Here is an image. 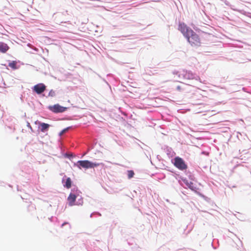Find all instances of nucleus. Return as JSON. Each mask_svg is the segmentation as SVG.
I'll return each mask as SVG.
<instances>
[{
	"instance_id": "1",
	"label": "nucleus",
	"mask_w": 251,
	"mask_h": 251,
	"mask_svg": "<svg viewBox=\"0 0 251 251\" xmlns=\"http://www.w3.org/2000/svg\"><path fill=\"white\" fill-rule=\"evenodd\" d=\"M178 30L186 38L188 42L190 45L195 47L200 46L201 42L199 35L195 33L192 29L183 23H179Z\"/></svg>"
},
{
	"instance_id": "2",
	"label": "nucleus",
	"mask_w": 251,
	"mask_h": 251,
	"mask_svg": "<svg viewBox=\"0 0 251 251\" xmlns=\"http://www.w3.org/2000/svg\"><path fill=\"white\" fill-rule=\"evenodd\" d=\"M75 165L81 169L82 168L84 169L93 168L99 166L100 164L93 163L88 160H79L76 164H75Z\"/></svg>"
},
{
	"instance_id": "3",
	"label": "nucleus",
	"mask_w": 251,
	"mask_h": 251,
	"mask_svg": "<svg viewBox=\"0 0 251 251\" xmlns=\"http://www.w3.org/2000/svg\"><path fill=\"white\" fill-rule=\"evenodd\" d=\"M174 164L177 168L180 170H185L187 167L184 160L179 157L175 158Z\"/></svg>"
},
{
	"instance_id": "4",
	"label": "nucleus",
	"mask_w": 251,
	"mask_h": 251,
	"mask_svg": "<svg viewBox=\"0 0 251 251\" xmlns=\"http://www.w3.org/2000/svg\"><path fill=\"white\" fill-rule=\"evenodd\" d=\"M50 110L54 113L63 112L67 109L65 107L62 106L58 104H54L49 107Z\"/></svg>"
},
{
	"instance_id": "5",
	"label": "nucleus",
	"mask_w": 251,
	"mask_h": 251,
	"mask_svg": "<svg viewBox=\"0 0 251 251\" xmlns=\"http://www.w3.org/2000/svg\"><path fill=\"white\" fill-rule=\"evenodd\" d=\"M46 86L43 83H39L33 87V90L37 94H40L46 90Z\"/></svg>"
},
{
	"instance_id": "6",
	"label": "nucleus",
	"mask_w": 251,
	"mask_h": 251,
	"mask_svg": "<svg viewBox=\"0 0 251 251\" xmlns=\"http://www.w3.org/2000/svg\"><path fill=\"white\" fill-rule=\"evenodd\" d=\"M76 198V196L74 194L71 193L69 195V197H68V201L70 206H73L74 205Z\"/></svg>"
},
{
	"instance_id": "7",
	"label": "nucleus",
	"mask_w": 251,
	"mask_h": 251,
	"mask_svg": "<svg viewBox=\"0 0 251 251\" xmlns=\"http://www.w3.org/2000/svg\"><path fill=\"white\" fill-rule=\"evenodd\" d=\"M9 48L8 45L3 42H0V51L2 53H5Z\"/></svg>"
},
{
	"instance_id": "8",
	"label": "nucleus",
	"mask_w": 251,
	"mask_h": 251,
	"mask_svg": "<svg viewBox=\"0 0 251 251\" xmlns=\"http://www.w3.org/2000/svg\"><path fill=\"white\" fill-rule=\"evenodd\" d=\"M185 77L188 79H196V80H200V78L199 77H196L193 74H192L190 72H186L185 74Z\"/></svg>"
},
{
	"instance_id": "9",
	"label": "nucleus",
	"mask_w": 251,
	"mask_h": 251,
	"mask_svg": "<svg viewBox=\"0 0 251 251\" xmlns=\"http://www.w3.org/2000/svg\"><path fill=\"white\" fill-rule=\"evenodd\" d=\"M40 126H41V131L42 132H45L50 127V125L49 124L44 123H40Z\"/></svg>"
},
{
	"instance_id": "10",
	"label": "nucleus",
	"mask_w": 251,
	"mask_h": 251,
	"mask_svg": "<svg viewBox=\"0 0 251 251\" xmlns=\"http://www.w3.org/2000/svg\"><path fill=\"white\" fill-rule=\"evenodd\" d=\"M184 182L186 185L191 190H194L195 189V187H194V184L192 182L188 181V180H184Z\"/></svg>"
},
{
	"instance_id": "11",
	"label": "nucleus",
	"mask_w": 251,
	"mask_h": 251,
	"mask_svg": "<svg viewBox=\"0 0 251 251\" xmlns=\"http://www.w3.org/2000/svg\"><path fill=\"white\" fill-rule=\"evenodd\" d=\"M72 185V181L70 177H68L65 182V184L64 185V186L66 187L67 189H69L71 187Z\"/></svg>"
},
{
	"instance_id": "12",
	"label": "nucleus",
	"mask_w": 251,
	"mask_h": 251,
	"mask_svg": "<svg viewBox=\"0 0 251 251\" xmlns=\"http://www.w3.org/2000/svg\"><path fill=\"white\" fill-rule=\"evenodd\" d=\"M16 65L17 62L15 61H12L8 64V66L14 70L17 69Z\"/></svg>"
},
{
	"instance_id": "13",
	"label": "nucleus",
	"mask_w": 251,
	"mask_h": 251,
	"mask_svg": "<svg viewBox=\"0 0 251 251\" xmlns=\"http://www.w3.org/2000/svg\"><path fill=\"white\" fill-rule=\"evenodd\" d=\"M134 175V173L133 171L129 170V171H127V176H128V178L129 179H130L132 177H133Z\"/></svg>"
},
{
	"instance_id": "14",
	"label": "nucleus",
	"mask_w": 251,
	"mask_h": 251,
	"mask_svg": "<svg viewBox=\"0 0 251 251\" xmlns=\"http://www.w3.org/2000/svg\"><path fill=\"white\" fill-rule=\"evenodd\" d=\"M49 96H50V97L54 96H55L54 91H53V90H51L49 93Z\"/></svg>"
},
{
	"instance_id": "15",
	"label": "nucleus",
	"mask_w": 251,
	"mask_h": 251,
	"mask_svg": "<svg viewBox=\"0 0 251 251\" xmlns=\"http://www.w3.org/2000/svg\"><path fill=\"white\" fill-rule=\"evenodd\" d=\"M69 129V127H67V128H66L64 129L63 130H62L60 132V133L59 135H60V136H61V135H63L64 133H65L67 131H68V130Z\"/></svg>"
},
{
	"instance_id": "16",
	"label": "nucleus",
	"mask_w": 251,
	"mask_h": 251,
	"mask_svg": "<svg viewBox=\"0 0 251 251\" xmlns=\"http://www.w3.org/2000/svg\"><path fill=\"white\" fill-rule=\"evenodd\" d=\"M27 126L30 129L31 131L33 130L31 126L30 125V123L29 122H27Z\"/></svg>"
}]
</instances>
